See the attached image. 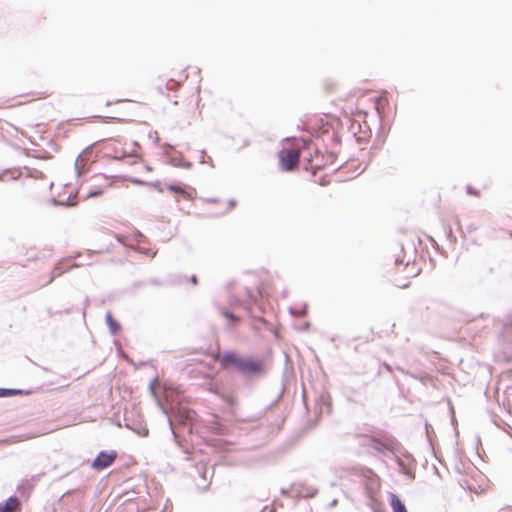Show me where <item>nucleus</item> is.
<instances>
[{"mask_svg": "<svg viewBox=\"0 0 512 512\" xmlns=\"http://www.w3.org/2000/svg\"><path fill=\"white\" fill-rule=\"evenodd\" d=\"M221 368H234L243 374H257L263 371L261 360L252 357H241L234 352H225L219 357Z\"/></svg>", "mask_w": 512, "mask_h": 512, "instance_id": "f257e3e1", "label": "nucleus"}, {"mask_svg": "<svg viewBox=\"0 0 512 512\" xmlns=\"http://www.w3.org/2000/svg\"><path fill=\"white\" fill-rule=\"evenodd\" d=\"M420 273V268L415 262L396 261L388 270L390 281L399 288H407L410 282Z\"/></svg>", "mask_w": 512, "mask_h": 512, "instance_id": "f03ea898", "label": "nucleus"}, {"mask_svg": "<svg viewBox=\"0 0 512 512\" xmlns=\"http://www.w3.org/2000/svg\"><path fill=\"white\" fill-rule=\"evenodd\" d=\"M300 152L296 148H283L278 153L280 167L285 171H291L298 166Z\"/></svg>", "mask_w": 512, "mask_h": 512, "instance_id": "7ed1b4c3", "label": "nucleus"}, {"mask_svg": "<svg viewBox=\"0 0 512 512\" xmlns=\"http://www.w3.org/2000/svg\"><path fill=\"white\" fill-rule=\"evenodd\" d=\"M117 458L115 451L111 452H100L92 463V468L95 470H103L113 464Z\"/></svg>", "mask_w": 512, "mask_h": 512, "instance_id": "20e7f679", "label": "nucleus"}, {"mask_svg": "<svg viewBox=\"0 0 512 512\" xmlns=\"http://www.w3.org/2000/svg\"><path fill=\"white\" fill-rule=\"evenodd\" d=\"M371 100L373 102L374 108L379 114L384 112L389 103L386 93L375 95L371 98Z\"/></svg>", "mask_w": 512, "mask_h": 512, "instance_id": "39448f33", "label": "nucleus"}, {"mask_svg": "<svg viewBox=\"0 0 512 512\" xmlns=\"http://www.w3.org/2000/svg\"><path fill=\"white\" fill-rule=\"evenodd\" d=\"M19 506V500L16 497H10L5 502L0 503V512H17Z\"/></svg>", "mask_w": 512, "mask_h": 512, "instance_id": "423d86ee", "label": "nucleus"}, {"mask_svg": "<svg viewBox=\"0 0 512 512\" xmlns=\"http://www.w3.org/2000/svg\"><path fill=\"white\" fill-rule=\"evenodd\" d=\"M390 506L393 512H407L404 503L396 494H390Z\"/></svg>", "mask_w": 512, "mask_h": 512, "instance_id": "0eeeda50", "label": "nucleus"}, {"mask_svg": "<svg viewBox=\"0 0 512 512\" xmlns=\"http://www.w3.org/2000/svg\"><path fill=\"white\" fill-rule=\"evenodd\" d=\"M106 322L113 333H116L119 330L120 326L117 323V321L113 318L111 313H107Z\"/></svg>", "mask_w": 512, "mask_h": 512, "instance_id": "6e6552de", "label": "nucleus"}, {"mask_svg": "<svg viewBox=\"0 0 512 512\" xmlns=\"http://www.w3.org/2000/svg\"><path fill=\"white\" fill-rule=\"evenodd\" d=\"M167 189L171 192L179 193L185 197L188 196V193L181 185H168Z\"/></svg>", "mask_w": 512, "mask_h": 512, "instance_id": "1a4fd4ad", "label": "nucleus"}, {"mask_svg": "<svg viewBox=\"0 0 512 512\" xmlns=\"http://www.w3.org/2000/svg\"><path fill=\"white\" fill-rule=\"evenodd\" d=\"M486 189H487L486 184L482 185L481 189H479V190H475L472 186H467V193L478 197L481 195V190H486Z\"/></svg>", "mask_w": 512, "mask_h": 512, "instance_id": "9d476101", "label": "nucleus"}, {"mask_svg": "<svg viewBox=\"0 0 512 512\" xmlns=\"http://www.w3.org/2000/svg\"><path fill=\"white\" fill-rule=\"evenodd\" d=\"M59 203L63 204V205L73 206V205H75L77 203L76 195L73 198H71V196H70L67 200L59 199Z\"/></svg>", "mask_w": 512, "mask_h": 512, "instance_id": "9b49d317", "label": "nucleus"}, {"mask_svg": "<svg viewBox=\"0 0 512 512\" xmlns=\"http://www.w3.org/2000/svg\"><path fill=\"white\" fill-rule=\"evenodd\" d=\"M372 442L375 443V449H377L378 451H384V450L390 448L388 444L380 443V442L376 441L375 439H372Z\"/></svg>", "mask_w": 512, "mask_h": 512, "instance_id": "f8f14e48", "label": "nucleus"}, {"mask_svg": "<svg viewBox=\"0 0 512 512\" xmlns=\"http://www.w3.org/2000/svg\"><path fill=\"white\" fill-rule=\"evenodd\" d=\"M101 194H103V189H95V190L88 191L87 196L88 197H96Z\"/></svg>", "mask_w": 512, "mask_h": 512, "instance_id": "ddd939ff", "label": "nucleus"}, {"mask_svg": "<svg viewBox=\"0 0 512 512\" xmlns=\"http://www.w3.org/2000/svg\"><path fill=\"white\" fill-rule=\"evenodd\" d=\"M17 393H18V391H15V390L0 389V397L13 395V394H17Z\"/></svg>", "mask_w": 512, "mask_h": 512, "instance_id": "4468645a", "label": "nucleus"}, {"mask_svg": "<svg viewBox=\"0 0 512 512\" xmlns=\"http://www.w3.org/2000/svg\"><path fill=\"white\" fill-rule=\"evenodd\" d=\"M179 86V82H175L174 80H169L166 84V88L169 90H174L176 87Z\"/></svg>", "mask_w": 512, "mask_h": 512, "instance_id": "2eb2a0df", "label": "nucleus"}, {"mask_svg": "<svg viewBox=\"0 0 512 512\" xmlns=\"http://www.w3.org/2000/svg\"><path fill=\"white\" fill-rule=\"evenodd\" d=\"M321 166H322V165H321V163H319L318 161H316V160H312V161H311V167H312L313 169L321 168Z\"/></svg>", "mask_w": 512, "mask_h": 512, "instance_id": "dca6fc26", "label": "nucleus"}, {"mask_svg": "<svg viewBox=\"0 0 512 512\" xmlns=\"http://www.w3.org/2000/svg\"><path fill=\"white\" fill-rule=\"evenodd\" d=\"M223 315L229 320H236V317L230 312H224Z\"/></svg>", "mask_w": 512, "mask_h": 512, "instance_id": "f3484780", "label": "nucleus"}, {"mask_svg": "<svg viewBox=\"0 0 512 512\" xmlns=\"http://www.w3.org/2000/svg\"><path fill=\"white\" fill-rule=\"evenodd\" d=\"M498 512H512V507H510V506L503 507Z\"/></svg>", "mask_w": 512, "mask_h": 512, "instance_id": "a211bd4d", "label": "nucleus"}, {"mask_svg": "<svg viewBox=\"0 0 512 512\" xmlns=\"http://www.w3.org/2000/svg\"><path fill=\"white\" fill-rule=\"evenodd\" d=\"M50 94L48 93H41V95L38 97V99H46Z\"/></svg>", "mask_w": 512, "mask_h": 512, "instance_id": "6ab92c4d", "label": "nucleus"}, {"mask_svg": "<svg viewBox=\"0 0 512 512\" xmlns=\"http://www.w3.org/2000/svg\"><path fill=\"white\" fill-rule=\"evenodd\" d=\"M191 280H192L193 284H196V283H197V278H196V276H192Z\"/></svg>", "mask_w": 512, "mask_h": 512, "instance_id": "aec40b11", "label": "nucleus"}, {"mask_svg": "<svg viewBox=\"0 0 512 512\" xmlns=\"http://www.w3.org/2000/svg\"><path fill=\"white\" fill-rule=\"evenodd\" d=\"M150 255H151V257H154L156 255V252L155 251H151Z\"/></svg>", "mask_w": 512, "mask_h": 512, "instance_id": "412c9836", "label": "nucleus"}, {"mask_svg": "<svg viewBox=\"0 0 512 512\" xmlns=\"http://www.w3.org/2000/svg\"><path fill=\"white\" fill-rule=\"evenodd\" d=\"M159 91L163 94L164 93V90L162 87L159 88Z\"/></svg>", "mask_w": 512, "mask_h": 512, "instance_id": "4be33fe9", "label": "nucleus"}]
</instances>
